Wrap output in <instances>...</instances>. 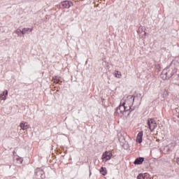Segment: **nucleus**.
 Segmentation results:
<instances>
[{"label": "nucleus", "mask_w": 179, "mask_h": 179, "mask_svg": "<svg viewBox=\"0 0 179 179\" xmlns=\"http://www.w3.org/2000/svg\"><path fill=\"white\" fill-rule=\"evenodd\" d=\"M125 104H128V101L121 102L120 105L117 108H116V110L114 113L116 117H120V118H124V115H125L127 113L124 112V111H127Z\"/></svg>", "instance_id": "nucleus-1"}, {"label": "nucleus", "mask_w": 179, "mask_h": 179, "mask_svg": "<svg viewBox=\"0 0 179 179\" xmlns=\"http://www.w3.org/2000/svg\"><path fill=\"white\" fill-rule=\"evenodd\" d=\"M169 69H170V66H167L166 68H165L161 73V78L164 80L170 79V78H171L174 75V72L170 71V70Z\"/></svg>", "instance_id": "nucleus-2"}, {"label": "nucleus", "mask_w": 179, "mask_h": 179, "mask_svg": "<svg viewBox=\"0 0 179 179\" xmlns=\"http://www.w3.org/2000/svg\"><path fill=\"white\" fill-rule=\"evenodd\" d=\"M147 124L151 132L155 131V129L157 128V123L156 122V120H155V119L153 118H148Z\"/></svg>", "instance_id": "nucleus-3"}, {"label": "nucleus", "mask_w": 179, "mask_h": 179, "mask_svg": "<svg viewBox=\"0 0 179 179\" xmlns=\"http://www.w3.org/2000/svg\"><path fill=\"white\" fill-rule=\"evenodd\" d=\"M73 6V3H72V1L66 0V1H62L60 3V5L57 6H59L60 9H69V8H71V6Z\"/></svg>", "instance_id": "nucleus-4"}, {"label": "nucleus", "mask_w": 179, "mask_h": 179, "mask_svg": "<svg viewBox=\"0 0 179 179\" xmlns=\"http://www.w3.org/2000/svg\"><path fill=\"white\" fill-rule=\"evenodd\" d=\"M127 103L124 104V106L128 107V108H132L134 101H135V97H134L133 95H129L127 99L123 103H127Z\"/></svg>", "instance_id": "nucleus-5"}, {"label": "nucleus", "mask_w": 179, "mask_h": 179, "mask_svg": "<svg viewBox=\"0 0 179 179\" xmlns=\"http://www.w3.org/2000/svg\"><path fill=\"white\" fill-rule=\"evenodd\" d=\"M35 174H36L37 178H41V179L45 178V174L44 173V171L40 168H37L35 170Z\"/></svg>", "instance_id": "nucleus-6"}, {"label": "nucleus", "mask_w": 179, "mask_h": 179, "mask_svg": "<svg viewBox=\"0 0 179 179\" xmlns=\"http://www.w3.org/2000/svg\"><path fill=\"white\" fill-rule=\"evenodd\" d=\"M111 157H113V152L106 151L102 155V160L103 162H108V160L111 159Z\"/></svg>", "instance_id": "nucleus-7"}, {"label": "nucleus", "mask_w": 179, "mask_h": 179, "mask_svg": "<svg viewBox=\"0 0 179 179\" xmlns=\"http://www.w3.org/2000/svg\"><path fill=\"white\" fill-rule=\"evenodd\" d=\"M127 110H124V113H126L125 115H124L123 118H129V116L131 115V113L135 110L134 108H128V106H125Z\"/></svg>", "instance_id": "nucleus-8"}, {"label": "nucleus", "mask_w": 179, "mask_h": 179, "mask_svg": "<svg viewBox=\"0 0 179 179\" xmlns=\"http://www.w3.org/2000/svg\"><path fill=\"white\" fill-rule=\"evenodd\" d=\"M137 179H150V175L149 173H139Z\"/></svg>", "instance_id": "nucleus-9"}, {"label": "nucleus", "mask_w": 179, "mask_h": 179, "mask_svg": "<svg viewBox=\"0 0 179 179\" xmlns=\"http://www.w3.org/2000/svg\"><path fill=\"white\" fill-rule=\"evenodd\" d=\"M143 162H145V157H137L135 159L134 164H136V165L142 164V163H143Z\"/></svg>", "instance_id": "nucleus-10"}, {"label": "nucleus", "mask_w": 179, "mask_h": 179, "mask_svg": "<svg viewBox=\"0 0 179 179\" xmlns=\"http://www.w3.org/2000/svg\"><path fill=\"white\" fill-rule=\"evenodd\" d=\"M33 31V28H24L22 30V34L24 36V34H30Z\"/></svg>", "instance_id": "nucleus-11"}, {"label": "nucleus", "mask_w": 179, "mask_h": 179, "mask_svg": "<svg viewBox=\"0 0 179 179\" xmlns=\"http://www.w3.org/2000/svg\"><path fill=\"white\" fill-rule=\"evenodd\" d=\"M20 127L21 129L25 131V129H29V123H27V122H22L20 123Z\"/></svg>", "instance_id": "nucleus-12"}, {"label": "nucleus", "mask_w": 179, "mask_h": 179, "mask_svg": "<svg viewBox=\"0 0 179 179\" xmlns=\"http://www.w3.org/2000/svg\"><path fill=\"white\" fill-rule=\"evenodd\" d=\"M142 138H143V131L138 132L136 138L137 143H141L142 142Z\"/></svg>", "instance_id": "nucleus-13"}, {"label": "nucleus", "mask_w": 179, "mask_h": 179, "mask_svg": "<svg viewBox=\"0 0 179 179\" xmlns=\"http://www.w3.org/2000/svg\"><path fill=\"white\" fill-rule=\"evenodd\" d=\"M8 96V90H4L2 94H0V99L1 100H6Z\"/></svg>", "instance_id": "nucleus-14"}, {"label": "nucleus", "mask_w": 179, "mask_h": 179, "mask_svg": "<svg viewBox=\"0 0 179 179\" xmlns=\"http://www.w3.org/2000/svg\"><path fill=\"white\" fill-rule=\"evenodd\" d=\"M100 173L102 176H106L107 174V169L104 167H101L100 169Z\"/></svg>", "instance_id": "nucleus-15"}, {"label": "nucleus", "mask_w": 179, "mask_h": 179, "mask_svg": "<svg viewBox=\"0 0 179 179\" xmlns=\"http://www.w3.org/2000/svg\"><path fill=\"white\" fill-rule=\"evenodd\" d=\"M53 80L55 83H59V82L61 81V78L58 76H55V77H53Z\"/></svg>", "instance_id": "nucleus-16"}, {"label": "nucleus", "mask_w": 179, "mask_h": 179, "mask_svg": "<svg viewBox=\"0 0 179 179\" xmlns=\"http://www.w3.org/2000/svg\"><path fill=\"white\" fill-rule=\"evenodd\" d=\"M15 34L17 35V37H22V29H17V30L15 31Z\"/></svg>", "instance_id": "nucleus-17"}, {"label": "nucleus", "mask_w": 179, "mask_h": 179, "mask_svg": "<svg viewBox=\"0 0 179 179\" xmlns=\"http://www.w3.org/2000/svg\"><path fill=\"white\" fill-rule=\"evenodd\" d=\"M115 78H121V72L116 71V73H115Z\"/></svg>", "instance_id": "nucleus-18"}, {"label": "nucleus", "mask_w": 179, "mask_h": 179, "mask_svg": "<svg viewBox=\"0 0 179 179\" xmlns=\"http://www.w3.org/2000/svg\"><path fill=\"white\" fill-rule=\"evenodd\" d=\"M176 162H177V164L179 165V158L177 159Z\"/></svg>", "instance_id": "nucleus-19"}, {"label": "nucleus", "mask_w": 179, "mask_h": 179, "mask_svg": "<svg viewBox=\"0 0 179 179\" xmlns=\"http://www.w3.org/2000/svg\"><path fill=\"white\" fill-rule=\"evenodd\" d=\"M90 176H92V172L90 171Z\"/></svg>", "instance_id": "nucleus-20"}, {"label": "nucleus", "mask_w": 179, "mask_h": 179, "mask_svg": "<svg viewBox=\"0 0 179 179\" xmlns=\"http://www.w3.org/2000/svg\"><path fill=\"white\" fill-rule=\"evenodd\" d=\"M13 155H15V151H13Z\"/></svg>", "instance_id": "nucleus-21"}, {"label": "nucleus", "mask_w": 179, "mask_h": 179, "mask_svg": "<svg viewBox=\"0 0 179 179\" xmlns=\"http://www.w3.org/2000/svg\"><path fill=\"white\" fill-rule=\"evenodd\" d=\"M145 34H146V32H145Z\"/></svg>", "instance_id": "nucleus-22"}]
</instances>
